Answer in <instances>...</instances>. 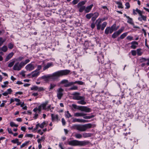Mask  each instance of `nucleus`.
<instances>
[{"mask_svg": "<svg viewBox=\"0 0 149 149\" xmlns=\"http://www.w3.org/2000/svg\"><path fill=\"white\" fill-rule=\"evenodd\" d=\"M90 143L88 141H80L76 140H73L69 141L68 144L72 146H84L87 145Z\"/></svg>", "mask_w": 149, "mask_h": 149, "instance_id": "obj_1", "label": "nucleus"}, {"mask_svg": "<svg viewBox=\"0 0 149 149\" xmlns=\"http://www.w3.org/2000/svg\"><path fill=\"white\" fill-rule=\"evenodd\" d=\"M74 126L77 130L80 131L84 132L87 129L91 128L92 125L91 123H88L83 125H76Z\"/></svg>", "mask_w": 149, "mask_h": 149, "instance_id": "obj_2", "label": "nucleus"}, {"mask_svg": "<svg viewBox=\"0 0 149 149\" xmlns=\"http://www.w3.org/2000/svg\"><path fill=\"white\" fill-rule=\"evenodd\" d=\"M63 75H48L46 76L45 75L42 76L41 78L43 79L46 82H48L49 81L57 80L61 76Z\"/></svg>", "mask_w": 149, "mask_h": 149, "instance_id": "obj_3", "label": "nucleus"}, {"mask_svg": "<svg viewBox=\"0 0 149 149\" xmlns=\"http://www.w3.org/2000/svg\"><path fill=\"white\" fill-rule=\"evenodd\" d=\"M72 107L74 109H78L82 111H84L88 113L91 111V109L90 108L86 106H77L74 104H72Z\"/></svg>", "mask_w": 149, "mask_h": 149, "instance_id": "obj_4", "label": "nucleus"}, {"mask_svg": "<svg viewBox=\"0 0 149 149\" xmlns=\"http://www.w3.org/2000/svg\"><path fill=\"white\" fill-rule=\"evenodd\" d=\"M28 63V59H26L24 62H21L20 63L19 62L16 63L13 67L14 70L19 71L20 70L22 67Z\"/></svg>", "mask_w": 149, "mask_h": 149, "instance_id": "obj_5", "label": "nucleus"}, {"mask_svg": "<svg viewBox=\"0 0 149 149\" xmlns=\"http://www.w3.org/2000/svg\"><path fill=\"white\" fill-rule=\"evenodd\" d=\"M69 70H65L59 71L53 73L52 74H72Z\"/></svg>", "mask_w": 149, "mask_h": 149, "instance_id": "obj_6", "label": "nucleus"}, {"mask_svg": "<svg viewBox=\"0 0 149 149\" xmlns=\"http://www.w3.org/2000/svg\"><path fill=\"white\" fill-rule=\"evenodd\" d=\"M124 29V27H122L118 31L115 32L112 35V38H115L117 37L123 31Z\"/></svg>", "mask_w": 149, "mask_h": 149, "instance_id": "obj_7", "label": "nucleus"}, {"mask_svg": "<svg viewBox=\"0 0 149 149\" xmlns=\"http://www.w3.org/2000/svg\"><path fill=\"white\" fill-rule=\"evenodd\" d=\"M64 90L61 88H59L57 90V96L59 100H61L63 95V93Z\"/></svg>", "mask_w": 149, "mask_h": 149, "instance_id": "obj_8", "label": "nucleus"}, {"mask_svg": "<svg viewBox=\"0 0 149 149\" xmlns=\"http://www.w3.org/2000/svg\"><path fill=\"white\" fill-rule=\"evenodd\" d=\"M76 84H78L80 85H82L83 84L84 82L81 81H76L74 82H70L68 84H65L64 86L65 87H67Z\"/></svg>", "mask_w": 149, "mask_h": 149, "instance_id": "obj_9", "label": "nucleus"}, {"mask_svg": "<svg viewBox=\"0 0 149 149\" xmlns=\"http://www.w3.org/2000/svg\"><path fill=\"white\" fill-rule=\"evenodd\" d=\"M79 93H75L73 95H74L73 97V99L74 100H81L83 98V97L79 96Z\"/></svg>", "mask_w": 149, "mask_h": 149, "instance_id": "obj_10", "label": "nucleus"}, {"mask_svg": "<svg viewBox=\"0 0 149 149\" xmlns=\"http://www.w3.org/2000/svg\"><path fill=\"white\" fill-rule=\"evenodd\" d=\"M47 125V123H46L45 121H44L41 124L38 123L36 124V129H38V127H39L41 128H43L44 126H46Z\"/></svg>", "mask_w": 149, "mask_h": 149, "instance_id": "obj_11", "label": "nucleus"}, {"mask_svg": "<svg viewBox=\"0 0 149 149\" xmlns=\"http://www.w3.org/2000/svg\"><path fill=\"white\" fill-rule=\"evenodd\" d=\"M72 122L73 123H75L76 122H79V123H86L88 122V121L86 120L80 119L79 118H74Z\"/></svg>", "mask_w": 149, "mask_h": 149, "instance_id": "obj_12", "label": "nucleus"}, {"mask_svg": "<svg viewBox=\"0 0 149 149\" xmlns=\"http://www.w3.org/2000/svg\"><path fill=\"white\" fill-rule=\"evenodd\" d=\"M42 68V66L41 65H39L38 66L37 69L35 71L33 72L32 74H38L39 73V70L41 69Z\"/></svg>", "mask_w": 149, "mask_h": 149, "instance_id": "obj_13", "label": "nucleus"}, {"mask_svg": "<svg viewBox=\"0 0 149 149\" xmlns=\"http://www.w3.org/2000/svg\"><path fill=\"white\" fill-rule=\"evenodd\" d=\"M132 45L130 47L132 49H135L137 47V45L139 44L136 41H133L131 42Z\"/></svg>", "mask_w": 149, "mask_h": 149, "instance_id": "obj_14", "label": "nucleus"}, {"mask_svg": "<svg viewBox=\"0 0 149 149\" xmlns=\"http://www.w3.org/2000/svg\"><path fill=\"white\" fill-rule=\"evenodd\" d=\"M52 120L54 121L55 120H58V114L55 115L54 114L52 113L51 114Z\"/></svg>", "mask_w": 149, "mask_h": 149, "instance_id": "obj_15", "label": "nucleus"}, {"mask_svg": "<svg viewBox=\"0 0 149 149\" xmlns=\"http://www.w3.org/2000/svg\"><path fill=\"white\" fill-rule=\"evenodd\" d=\"M93 6V4H92L90 6H87L86 8H85L86 9H85V12L86 13L89 12Z\"/></svg>", "mask_w": 149, "mask_h": 149, "instance_id": "obj_16", "label": "nucleus"}, {"mask_svg": "<svg viewBox=\"0 0 149 149\" xmlns=\"http://www.w3.org/2000/svg\"><path fill=\"white\" fill-rule=\"evenodd\" d=\"M48 101H46L44 103H43L40 105L43 109L44 110H46V106L48 104Z\"/></svg>", "mask_w": 149, "mask_h": 149, "instance_id": "obj_17", "label": "nucleus"}, {"mask_svg": "<svg viewBox=\"0 0 149 149\" xmlns=\"http://www.w3.org/2000/svg\"><path fill=\"white\" fill-rule=\"evenodd\" d=\"M116 24H114L112 26L110 27L111 31L110 33H111L114 31H116L117 30V28H116Z\"/></svg>", "mask_w": 149, "mask_h": 149, "instance_id": "obj_18", "label": "nucleus"}, {"mask_svg": "<svg viewBox=\"0 0 149 149\" xmlns=\"http://www.w3.org/2000/svg\"><path fill=\"white\" fill-rule=\"evenodd\" d=\"M14 53L13 52H12L10 54H9L8 55L6 56V58H5V60L6 61H8V60H9L13 55Z\"/></svg>", "mask_w": 149, "mask_h": 149, "instance_id": "obj_19", "label": "nucleus"}, {"mask_svg": "<svg viewBox=\"0 0 149 149\" xmlns=\"http://www.w3.org/2000/svg\"><path fill=\"white\" fill-rule=\"evenodd\" d=\"M53 65L52 63H47L46 65H45L43 68V70H45L46 69L49 68V67Z\"/></svg>", "mask_w": 149, "mask_h": 149, "instance_id": "obj_20", "label": "nucleus"}, {"mask_svg": "<svg viewBox=\"0 0 149 149\" xmlns=\"http://www.w3.org/2000/svg\"><path fill=\"white\" fill-rule=\"evenodd\" d=\"M86 115L83 113H76L74 114V116L76 117L83 116Z\"/></svg>", "mask_w": 149, "mask_h": 149, "instance_id": "obj_21", "label": "nucleus"}, {"mask_svg": "<svg viewBox=\"0 0 149 149\" xmlns=\"http://www.w3.org/2000/svg\"><path fill=\"white\" fill-rule=\"evenodd\" d=\"M65 116L66 118H69L72 117V116L70 113L69 111H67L65 112Z\"/></svg>", "mask_w": 149, "mask_h": 149, "instance_id": "obj_22", "label": "nucleus"}, {"mask_svg": "<svg viewBox=\"0 0 149 149\" xmlns=\"http://www.w3.org/2000/svg\"><path fill=\"white\" fill-rule=\"evenodd\" d=\"M85 98L83 97V98L81 100L78 101L77 102V103L81 104H86V102L84 101Z\"/></svg>", "mask_w": 149, "mask_h": 149, "instance_id": "obj_23", "label": "nucleus"}, {"mask_svg": "<svg viewBox=\"0 0 149 149\" xmlns=\"http://www.w3.org/2000/svg\"><path fill=\"white\" fill-rule=\"evenodd\" d=\"M110 27H107L105 29L104 31L106 35H108L109 33H110Z\"/></svg>", "mask_w": 149, "mask_h": 149, "instance_id": "obj_24", "label": "nucleus"}, {"mask_svg": "<svg viewBox=\"0 0 149 149\" xmlns=\"http://www.w3.org/2000/svg\"><path fill=\"white\" fill-rule=\"evenodd\" d=\"M78 8H79V12L81 13L83 12L84 10H85L86 8L85 6H81L80 7H77Z\"/></svg>", "mask_w": 149, "mask_h": 149, "instance_id": "obj_25", "label": "nucleus"}, {"mask_svg": "<svg viewBox=\"0 0 149 149\" xmlns=\"http://www.w3.org/2000/svg\"><path fill=\"white\" fill-rule=\"evenodd\" d=\"M115 2L117 4H118V8H123L122 3L121 2L118 1H116Z\"/></svg>", "mask_w": 149, "mask_h": 149, "instance_id": "obj_26", "label": "nucleus"}, {"mask_svg": "<svg viewBox=\"0 0 149 149\" xmlns=\"http://www.w3.org/2000/svg\"><path fill=\"white\" fill-rule=\"evenodd\" d=\"M83 118H84L86 119H90L92 118H93L94 117V116L93 115H91V116H87L85 115H84L83 116Z\"/></svg>", "mask_w": 149, "mask_h": 149, "instance_id": "obj_27", "label": "nucleus"}, {"mask_svg": "<svg viewBox=\"0 0 149 149\" xmlns=\"http://www.w3.org/2000/svg\"><path fill=\"white\" fill-rule=\"evenodd\" d=\"M93 15V13H90L86 14V18L88 19H90Z\"/></svg>", "mask_w": 149, "mask_h": 149, "instance_id": "obj_28", "label": "nucleus"}, {"mask_svg": "<svg viewBox=\"0 0 149 149\" xmlns=\"http://www.w3.org/2000/svg\"><path fill=\"white\" fill-rule=\"evenodd\" d=\"M85 3V2L84 1H82L79 2L77 4V7H80L81 6H83V5H84Z\"/></svg>", "mask_w": 149, "mask_h": 149, "instance_id": "obj_29", "label": "nucleus"}, {"mask_svg": "<svg viewBox=\"0 0 149 149\" xmlns=\"http://www.w3.org/2000/svg\"><path fill=\"white\" fill-rule=\"evenodd\" d=\"M128 19L127 22L130 24L132 25H134V23L133 22L132 19V18L129 17V18H127Z\"/></svg>", "mask_w": 149, "mask_h": 149, "instance_id": "obj_30", "label": "nucleus"}, {"mask_svg": "<svg viewBox=\"0 0 149 149\" xmlns=\"http://www.w3.org/2000/svg\"><path fill=\"white\" fill-rule=\"evenodd\" d=\"M131 134V133L130 132H128V133H124V134L125 135V138L126 139H127L128 138H130V136H127L128 134L130 135Z\"/></svg>", "mask_w": 149, "mask_h": 149, "instance_id": "obj_31", "label": "nucleus"}, {"mask_svg": "<svg viewBox=\"0 0 149 149\" xmlns=\"http://www.w3.org/2000/svg\"><path fill=\"white\" fill-rule=\"evenodd\" d=\"M141 48L138 49H137V54L138 56H141L142 54V52H141Z\"/></svg>", "mask_w": 149, "mask_h": 149, "instance_id": "obj_32", "label": "nucleus"}, {"mask_svg": "<svg viewBox=\"0 0 149 149\" xmlns=\"http://www.w3.org/2000/svg\"><path fill=\"white\" fill-rule=\"evenodd\" d=\"M127 33H125L122 34L120 36V38L121 39L124 38L127 35Z\"/></svg>", "mask_w": 149, "mask_h": 149, "instance_id": "obj_33", "label": "nucleus"}, {"mask_svg": "<svg viewBox=\"0 0 149 149\" xmlns=\"http://www.w3.org/2000/svg\"><path fill=\"white\" fill-rule=\"evenodd\" d=\"M34 68V66L32 64H29V70H30Z\"/></svg>", "mask_w": 149, "mask_h": 149, "instance_id": "obj_34", "label": "nucleus"}, {"mask_svg": "<svg viewBox=\"0 0 149 149\" xmlns=\"http://www.w3.org/2000/svg\"><path fill=\"white\" fill-rule=\"evenodd\" d=\"M56 85L54 84H51L50 85V87L49 88V91L52 90L54 88L56 87Z\"/></svg>", "mask_w": 149, "mask_h": 149, "instance_id": "obj_35", "label": "nucleus"}, {"mask_svg": "<svg viewBox=\"0 0 149 149\" xmlns=\"http://www.w3.org/2000/svg\"><path fill=\"white\" fill-rule=\"evenodd\" d=\"M68 80L66 79H64L62 80L61 82V84H68L69 83Z\"/></svg>", "mask_w": 149, "mask_h": 149, "instance_id": "obj_36", "label": "nucleus"}, {"mask_svg": "<svg viewBox=\"0 0 149 149\" xmlns=\"http://www.w3.org/2000/svg\"><path fill=\"white\" fill-rule=\"evenodd\" d=\"M136 11L137 12V13L139 14L140 16H141V17H142V16L143 15L142 14V12L139 10L137 8L136 9Z\"/></svg>", "mask_w": 149, "mask_h": 149, "instance_id": "obj_37", "label": "nucleus"}, {"mask_svg": "<svg viewBox=\"0 0 149 149\" xmlns=\"http://www.w3.org/2000/svg\"><path fill=\"white\" fill-rule=\"evenodd\" d=\"M93 15L92 17L97 18L99 16V13L97 12H96L93 13Z\"/></svg>", "mask_w": 149, "mask_h": 149, "instance_id": "obj_38", "label": "nucleus"}, {"mask_svg": "<svg viewBox=\"0 0 149 149\" xmlns=\"http://www.w3.org/2000/svg\"><path fill=\"white\" fill-rule=\"evenodd\" d=\"M7 49V47L6 46H4L2 49V50L4 52H6Z\"/></svg>", "mask_w": 149, "mask_h": 149, "instance_id": "obj_39", "label": "nucleus"}, {"mask_svg": "<svg viewBox=\"0 0 149 149\" xmlns=\"http://www.w3.org/2000/svg\"><path fill=\"white\" fill-rule=\"evenodd\" d=\"M31 89V90L37 91L38 89V87L36 86H33Z\"/></svg>", "mask_w": 149, "mask_h": 149, "instance_id": "obj_40", "label": "nucleus"}, {"mask_svg": "<svg viewBox=\"0 0 149 149\" xmlns=\"http://www.w3.org/2000/svg\"><path fill=\"white\" fill-rule=\"evenodd\" d=\"M89 134V133H86L84 132V133H83V137L84 138H86V137H88L90 136H89L88 135V134Z\"/></svg>", "mask_w": 149, "mask_h": 149, "instance_id": "obj_41", "label": "nucleus"}, {"mask_svg": "<svg viewBox=\"0 0 149 149\" xmlns=\"http://www.w3.org/2000/svg\"><path fill=\"white\" fill-rule=\"evenodd\" d=\"M5 40H3V38H0V47L5 42Z\"/></svg>", "mask_w": 149, "mask_h": 149, "instance_id": "obj_42", "label": "nucleus"}, {"mask_svg": "<svg viewBox=\"0 0 149 149\" xmlns=\"http://www.w3.org/2000/svg\"><path fill=\"white\" fill-rule=\"evenodd\" d=\"M75 137L77 138L80 139L82 137V135L80 134H77L75 135Z\"/></svg>", "mask_w": 149, "mask_h": 149, "instance_id": "obj_43", "label": "nucleus"}, {"mask_svg": "<svg viewBox=\"0 0 149 149\" xmlns=\"http://www.w3.org/2000/svg\"><path fill=\"white\" fill-rule=\"evenodd\" d=\"M102 21V19L99 18L96 21L95 23L97 22V24H101Z\"/></svg>", "mask_w": 149, "mask_h": 149, "instance_id": "obj_44", "label": "nucleus"}, {"mask_svg": "<svg viewBox=\"0 0 149 149\" xmlns=\"http://www.w3.org/2000/svg\"><path fill=\"white\" fill-rule=\"evenodd\" d=\"M15 62V61H13L12 62L8 64V66L9 67H12L14 64Z\"/></svg>", "mask_w": 149, "mask_h": 149, "instance_id": "obj_45", "label": "nucleus"}, {"mask_svg": "<svg viewBox=\"0 0 149 149\" xmlns=\"http://www.w3.org/2000/svg\"><path fill=\"white\" fill-rule=\"evenodd\" d=\"M8 47L9 49H11L13 47V45L11 43H10L8 45Z\"/></svg>", "mask_w": 149, "mask_h": 149, "instance_id": "obj_46", "label": "nucleus"}, {"mask_svg": "<svg viewBox=\"0 0 149 149\" xmlns=\"http://www.w3.org/2000/svg\"><path fill=\"white\" fill-rule=\"evenodd\" d=\"M140 62L141 63L146 61H147V59L145 58L142 57L140 59Z\"/></svg>", "mask_w": 149, "mask_h": 149, "instance_id": "obj_47", "label": "nucleus"}, {"mask_svg": "<svg viewBox=\"0 0 149 149\" xmlns=\"http://www.w3.org/2000/svg\"><path fill=\"white\" fill-rule=\"evenodd\" d=\"M61 121L62 124V125L63 126H65L66 124V122L64 118H62L61 119Z\"/></svg>", "mask_w": 149, "mask_h": 149, "instance_id": "obj_48", "label": "nucleus"}, {"mask_svg": "<svg viewBox=\"0 0 149 149\" xmlns=\"http://www.w3.org/2000/svg\"><path fill=\"white\" fill-rule=\"evenodd\" d=\"M78 88V87L77 86H74L70 88V90H76Z\"/></svg>", "mask_w": 149, "mask_h": 149, "instance_id": "obj_49", "label": "nucleus"}, {"mask_svg": "<svg viewBox=\"0 0 149 149\" xmlns=\"http://www.w3.org/2000/svg\"><path fill=\"white\" fill-rule=\"evenodd\" d=\"M131 53L132 55L135 56L136 54V50H132L131 51Z\"/></svg>", "mask_w": 149, "mask_h": 149, "instance_id": "obj_50", "label": "nucleus"}, {"mask_svg": "<svg viewBox=\"0 0 149 149\" xmlns=\"http://www.w3.org/2000/svg\"><path fill=\"white\" fill-rule=\"evenodd\" d=\"M125 5L126 6V8H125L128 9L130 7V4H129V3H128V2L126 3L125 4Z\"/></svg>", "mask_w": 149, "mask_h": 149, "instance_id": "obj_51", "label": "nucleus"}, {"mask_svg": "<svg viewBox=\"0 0 149 149\" xmlns=\"http://www.w3.org/2000/svg\"><path fill=\"white\" fill-rule=\"evenodd\" d=\"M95 23H94V22H93L91 24V26L92 29H93L95 27Z\"/></svg>", "mask_w": 149, "mask_h": 149, "instance_id": "obj_52", "label": "nucleus"}, {"mask_svg": "<svg viewBox=\"0 0 149 149\" xmlns=\"http://www.w3.org/2000/svg\"><path fill=\"white\" fill-rule=\"evenodd\" d=\"M28 143V141L26 142L25 143L22 144L20 146L21 148L25 147L27 145Z\"/></svg>", "mask_w": 149, "mask_h": 149, "instance_id": "obj_53", "label": "nucleus"}, {"mask_svg": "<svg viewBox=\"0 0 149 149\" xmlns=\"http://www.w3.org/2000/svg\"><path fill=\"white\" fill-rule=\"evenodd\" d=\"M37 132L41 135H42L43 134V132L40 129L38 130Z\"/></svg>", "mask_w": 149, "mask_h": 149, "instance_id": "obj_54", "label": "nucleus"}, {"mask_svg": "<svg viewBox=\"0 0 149 149\" xmlns=\"http://www.w3.org/2000/svg\"><path fill=\"white\" fill-rule=\"evenodd\" d=\"M79 1V0H74L72 2V3L73 5L77 4Z\"/></svg>", "mask_w": 149, "mask_h": 149, "instance_id": "obj_55", "label": "nucleus"}, {"mask_svg": "<svg viewBox=\"0 0 149 149\" xmlns=\"http://www.w3.org/2000/svg\"><path fill=\"white\" fill-rule=\"evenodd\" d=\"M45 139V136H43L41 137V138L40 139L42 141H44Z\"/></svg>", "mask_w": 149, "mask_h": 149, "instance_id": "obj_56", "label": "nucleus"}, {"mask_svg": "<svg viewBox=\"0 0 149 149\" xmlns=\"http://www.w3.org/2000/svg\"><path fill=\"white\" fill-rule=\"evenodd\" d=\"M17 141H18V139H16L15 140H12L11 141L14 143H15L17 142Z\"/></svg>", "mask_w": 149, "mask_h": 149, "instance_id": "obj_57", "label": "nucleus"}, {"mask_svg": "<svg viewBox=\"0 0 149 149\" xmlns=\"http://www.w3.org/2000/svg\"><path fill=\"white\" fill-rule=\"evenodd\" d=\"M97 29L98 30H99L100 29L101 27V24H97Z\"/></svg>", "mask_w": 149, "mask_h": 149, "instance_id": "obj_58", "label": "nucleus"}, {"mask_svg": "<svg viewBox=\"0 0 149 149\" xmlns=\"http://www.w3.org/2000/svg\"><path fill=\"white\" fill-rule=\"evenodd\" d=\"M38 91H43L44 90V89L42 87H40L39 88L38 87Z\"/></svg>", "mask_w": 149, "mask_h": 149, "instance_id": "obj_59", "label": "nucleus"}, {"mask_svg": "<svg viewBox=\"0 0 149 149\" xmlns=\"http://www.w3.org/2000/svg\"><path fill=\"white\" fill-rule=\"evenodd\" d=\"M7 130H8V133L9 134H13V133L12 132L11 129L9 128H8Z\"/></svg>", "mask_w": 149, "mask_h": 149, "instance_id": "obj_60", "label": "nucleus"}, {"mask_svg": "<svg viewBox=\"0 0 149 149\" xmlns=\"http://www.w3.org/2000/svg\"><path fill=\"white\" fill-rule=\"evenodd\" d=\"M107 24V23L106 22H104L102 24V26L103 27H105Z\"/></svg>", "mask_w": 149, "mask_h": 149, "instance_id": "obj_61", "label": "nucleus"}, {"mask_svg": "<svg viewBox=\"0 0 149 149\" xmlns=\"http://www.w3.org/2000/svg\"><path fill=\"white\" fill-rule=\"evenodd\" d=\"M141 18L144 21H146V20L147 17L146 16L143 15Z\"/></svg>", "mask_w": 149, "mask_h": 149, "instance_id": "obj_62", "label": "nucleus"}, {"mask_svg": "<svg viewBox=\"0 0 149 149\" xmlns=\"http://www.w3.org/2000/svg\"><path fill=\"white\" fill-rule=\"evenodd\" d=\"M15 124V123H14L13 122L11 121L10 123V126L12 127H14Z\"/></svg>", "mask_w": 149, "mask_h": 149, "instance_id": "obj_63", "label": "nucleus"}, {"mask_svg": "<svg viewBox=\"0 0 149 149\" xmlns=\"http://www.w3.org/2000/svg\"><path fill=\"white\" fill-rule=\"evenodd\" d=\"M127 39L130 40H133V37L130 36H128L127 37Z\"/></svg>", "mask_w": 149, "mask_h": 149, "instance_id": "obj_64", "label": "nucleus"}]
</instances>
